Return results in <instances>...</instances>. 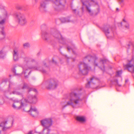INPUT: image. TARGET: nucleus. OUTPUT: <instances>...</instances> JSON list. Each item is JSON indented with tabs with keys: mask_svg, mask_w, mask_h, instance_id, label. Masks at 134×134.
Here are the masks:
<instances>
[{
	"mask_svg": "<svg viewBox=\"0 0 134 134\" xmlns=\"http://www.w3.org/2000/svg\"><path fill=\"white\" fill-rule=\"evenodd\" d=\"M26 100L27 101V102H24V104H23L24 106H22V108H23V109L24 111L29 113V110H30V108L32 107V106H26V103H35L37 101V99L35 96L30 95L27 97Z\"/></svg>",
	"mask_w": 134,
	"mask_h": 134,
	"instance_id": "423d86ee",
	"label": "nucleus"
},
{
	"mask_svg": "<svg viewBox=\"0 0 134 134\" xmlns=\"http://www.w3.org/2000/svg\"><path fill=\"white\" fill-rule=\"evenodd\" d=\"M47 4L46 2H42L41 3L40 9L42 11H46V4Z\"/></svg>",
	"mask_w": 134,
	"mask_h": 134,
	"instance_id": "aec40b11",
	"label": "nucleus"
},
{
	"mask_svg": "<svg viewBox=\"0 0 134 134\" xmlns=\"http://www.w3.org/2000/svg\"><path fill=\"white\" fill-rule=\"evenodd\" d=\"M96 4H97V2H96Z\"/></svg>",
	"mask_w": 134,
	"mask_h": 134,
	"instance_id": "c03bdc74",
	"label": "nucleus"
},
{
	"mask_svg": "<svg viewBox=\"0 0 134 134\" xmlns=\"http://www.w3.org/2000/svg\"><path fill=\"white\" fill-rule=\"evenodd\" d=\"M8 15L7 11L4 9L1 8L0 5V40L4 38L5 37V34L3 30L4 25L5 24L7 20Z\"/></svg>",
	"mask_w": 134,
	"mask_h": 134,
	"instance_id": "7ed1b4c3",
	"label": "nucleus"
},
{
	"mask_svg": "<svg viewBox=\"0 0 134 134\" xmlns=\"http://www.w3.org/2000/svg\"><path fill=\"white\" fill-rule=\"evenodd\" d=\"M4 56V55L2 50L0 51V58H3Z\"/></svg>",
	"mask_w": 134,
	"mask_h": 134,
	"instance_id": "a878e982",
	"label": "nucleus"
},
{
	"mask_svg": "<svg viewBox=\"0 0 134 134\" xmlns=\"http://www.w3.org/2000/svg\"><path fill=\"white\" fill-rule=\"evenodd\" d=\"M46 27V26L45 25H42L41 26V29L42 30H43V28H45Z\"/></svg>",
	"mask_w": 134,
	"mask_h": 134,
	"instance_id": "f704fd0d",
	"label": "nucleus"
},
{
	"mask_svg": "<svg viewBox=\"0 0 134 134\" xmlns=\"http://www.w3.org/2000/svg\"><path fill=\"white\" fill-rule=\"evenodd\" d=\"M0 104H2V103H0Z\"/></svg>",
	"mask_w": 134,
	"mask_h": 134,
	"instance_id": "a18cd8bd",
	"label": "nucleus"
},
{
	"mask_svg": "<svg viewBox=\"0 0 134 134\" xmlns=\"http://www.w3.org/2000/svg\"><path fill=\"white\" fill-rule=\"evenodd\" d=\"M52 62L54 63V64H56V62L54 61V60L53 59H52Z\"/></svg>",
	"mask_w": 134,
	"mask_h": 134,
	"instance_id": "c9c22d12",
	"label": "nucleus"
},
{
	"mask_svg": "<svg viewBox=\"0 0 134 134\" xmlns=\"http://www.w3.org/2000/svg\"><path fill=\"white\" fill-rule=\"evenodd\" d=\"M43 64L44 65V66H46V63H44V62L43 63Z\"/></svg>",
	"mask_w": 134,
	"mask_h": 134,
	"instance_id": "58836bf2",
	"label": "nucleus"
},
{
	"mask_svg": "<svg viewBox=\"0 0 134 134\" xmlns=\"http://www.w3.org/2000/svg\"><path fill=\"white\" fill-rule=\"evenodd\" d=\"M25 61L26 62H33L35 61L34 59L29 58H26L25 59Z\"/></svg>",
	"mask_w": 134,
	"mask_h": 134,
	"instance_id": "393cba45",
	"label": "nucleus"
},
{
	"mask_svg": "<svg viewBox=\"0 0 134 134\" xmlns=\"http://www.w3.org/2000/svg\"><path fill=\"white\" fill-rule=\"evenodd\" d=\"M134 56L132 59L129 61V62L126 65H124V66L125 68L127 69L128 71L132 73H134V66L131 63V62L134 60Z\"/></svg>",
	"mask_w": 134,
	"mask_h": 134,
	"instance_id": "4468645a",
	"label": "nucleus"
},
{
	"mask_svg": "<svg viewBox=\"0 0 134 134\" xmlns=\"http://www.w3.org/2000/svg\"><path fill=\"white\" fill-rule=\"evenodd\" d=\"M82 2L86 12L90 15H92L93 12L91 8V5L92 3H95L94 1L93 0H87L84 2L82 1Z\"/></svg>",
	"mask_w": 134,
	"mask_h": 134,
	"instance_id": "6e6552de",
	"label": "nucleus"
},
{
	"mask_svg": "<svg viewBox=\"0 0 134 134\" xmlns=\"http://www.w3.org/2000/svg\"><path fill=\"white\" fill-rule=\"evenodd\" d=\"M12 71L14 73H15L16 75H21V74H19L18 73H16V70H15V68H13L12 69Z\"/></svg>",
	"mask_w": 134,
	"mask_h": 134,
	"instance_id": "cd10ccee",
	"label": "nucleus"
},
{
	"mask_svg": "<svg viewBox=\"0 0 134 134\" xmlns=\"http://www.w3.org/2000/svg\"><path fill=\"white\" fill-rule=\"evenodd\" d=\"M29 44L28 43H25L23 44V46L24 48H26L29 46Z\"/></svg>",
	"mask_w": 134,
	"mask_h": 134,
	"instance_id": "bb28decb",
	"label": "nucleus"
},
{
	"mask_svg": "<svg viewBox=\"0 0 134 134\" xmlns=\"http://www.w3.org/2000/svg\"><path fill=\"white\" fill-rule=\"evenodd\" d=\"M81 96V94L78 92H72L69 94V100L67 102L65 100H62L61 102L60 105L63 108L68 105H71L74 108V104H78L83 100Z\"/></svg>",
	"mask_w": 134,
	"mask_h": 134,
	"instance_id": "f257e3e1",
	"label": "nucleus"
},
{
	"mask_svg": "<svg viewBox=\"0 0 134 134\" xmlns=\"http://www.w3.org/2000/svg\"><path fill=\"white\" fill-rule=\"evenodd\" d=\"M27 102L26 100V99L23 98L21 100V101L15 100L14 102L12 105L13 108L16 109H19L22 107V106L24 105L23 104L24 102Z\"/></svg>",
	"mask_w": 134,
	"mask_h": 134,
	"instance_id": "ddd939ff",
	"label": "nucleus"
},
{
	"mask_svg": "<svg viewBox=\"0 0 134 134\" xmlns=\"http://www.w3.org/2000/svg\"><path fill=\"white\" fill-rule=\"evenodd\" d=\"M116 10L117 11H119V9L118 8H117L116 9Z\"/></svg>",
	"mask_w": 134,
	"mask_h": 134,
	"instance_id": "4c0bfd02",
	"label": "nucleus"
},
{
	"mask_svg": "<svg viewBox=\"0 0 134 134\" xmlns=\"http://www.w3.org/2000/svg\"><path fill=\"white\" fill-rule=\"evenodd\" d=\"M61 21L62 23H63L68 22L66 20V19L65 18H64L62 19Z\"/></svg>",
	"mask_w": 134,
	"mask_h": 134,
	"instance_id": "7c9ffc66",
	"label": "nucleus"
},
{
	"mask_svg": "<svg viewBox=\"0 0 134 134\" xmlns=\"http://www.w3.org/2000/svg\"><path fill=\"white\" fill-rule=\"evenodd\" d=\"M43 84L45 85L48 89H53L57 87L58 85V81L55 79H51L47 81Z\"/></svg>",
	"mask_w": 134,
	"mask_h": 134,
	"instance_id": "9d476101",
	"label": "nucleus"
},
{
	"mask_svg": "<svg viewBox=\"0 0 134 134\" xmlns=\"http://www.w3.org/2000/svg\"><path fill=\"white\" fill-rule=\"evenodd\" d=\"M133 47V45L131 43H130L127 45V48L128 49H129L131 47L132 48Z\"/></svg>",
	"mask_w": 134,
	"mask_h": 134,
	"instance_id": "c756f323",
	"label": "nucleus"
},
{
	"mask_svg": "<svg viewBox=\"0 0 134 134\" xmlns=\"http://www.w3.org/2000/svg\"><path fill=\"white\" fill-rule=\"evenodd\" d=\"M114 82L116 83L117 85L119 86L120 87L121 86V85L119 84L118 82V81L117 79H115Z\"/></svg>",
	"mask_w": 134,
	"mask_h": 134,
	"instance_id": "2f4dec72",
	"label": "nucleus"
},
{
	"mask_svg": "<svg viewBox=\"0 0 134 134\" xmlns=\"http://www.w3.org/2000/svg\"><path fill=\"white\" fill-rule=\"evenodd\" d=\"M13 58L15 61L18 60L19 59L18 51L17 49H15L14 50L13 53Z\"/></svg>",
	"mask_w": 134,
	"mask_h": 134,
	"instance_id": "6ab92c4d",
	"label": "nucleus"
},
{
	"mask_svg": "<svg viewBox=\"0 0 134 134\" xmlns=\"http://www.w3.org/2000/svg\"><path fill=\"white\" fill-rule=\"evenodd\" d=\"M7 94V93H5V94Z\"/></svg>",
	"mask_w": 134,
	"mask_h": 134,
	"instance_id": "49530a36",
	"label": "nucleus"
},
{
	"mask_svg": "<svg viewBox=\"0 0 134 134\" xmlns=\"http://www.w3.org/2000/svg\"><path fill=\"white\" fill-rule=\"evenodd\" d=\"M72 51H73V53L74 54H75V53L74 52V51L73 50H72Z\"/></svg>",
	"mask_w": 134,
	"mask_h": 134,
	"instance_id": "37998d69",
	"label": "nucleus"
},
{
	"mask_svg": "<svg viewBox=\"0 0 134 134\" xmlns=\"http://www.w3.org/2000/svg\"><path fill=\"white\" fill-rule=\"evenodd\" d=\"M30 108L29 113L30 114L33 116H35L38 115V112L35 107H30Z\"/></svg>",
	"mask_w": 134,
	"mask_h": 134,
	"instance_id": "dca6fc26",
	"label": "nucleus"
},
{
	"mask_svg": "<svg viewBox=\"0 0 134 134\" xmlns=\"http://www.w3.org/2000/svg\"><path fill=\"white\" fill-rule=\"evenodd\" d=\"M122 72V70H121L117 71H116V77H119L120 76Z\"/></svg>",
	"mask_w": 134,
	"mask_h": 134,
	"instance_id": "5701e85b",
	"label": "nucleus"
},
{
	"mask_svg": "<svg viewBox=\"0 0 134 134\" xmlns=\"http://www.w3.org/2000/svg\"><path fill=\"white\" fill-rule=\"evenodd\" d=\"M53 35L54 37L58 40L59 42L62 43H64V39L58 31H56L55 32Z\"/></svg>",
	"mask_w": 134,
	"mask_h": 134,
	"instance_id": "2eb2a0df",
	"label": "nucleus"
},
{
	"mask_svg": "<svg viewBox=\"0 0 134 134\" xmlns=\"http://www.w3.org/2000/svg\"><path fill=\"white\" fill-rule=\"evenodd\" d=\"M76 9H74V10H73V11H74V12H75L76 11Z\"/></svg>",
	"mask_w": 134,
	"mask_h": 134,
	"instance_id": "ea45409f",
	"label": "nucleus"
},
{
	"mask_svg": "<svg viewBox=\"0 0 134 134\" xmlns=\"http://www.w3.org/2000/svg\"><path fill=\"white\" fill-rule=\"evenodd\" d=\"M98 12H99V8H98Z\"/></svg>",
	"mask_w": 134,
	"mask_h": 134,
	"instance_id": "a19ab883",
	"label": "nucleus"
},
{
	"mask_svg": "<svg viewBox=\"0 0 134 134\" xmlns=\"http://www.w3.org/2000/svg\"><path fill=\"white\" fill-rule=\"evenodd\" d=\"M93 79V78H92L91 79V81L88 82L86 84V86L87 88H89L90 87V84L91 82H92V81Z\"/></svg>",
	"mask_w": 134,
	"mask_h": 134,
	"instance_id": "b1692460",
	"label": "nucleus"
},
{
	"mask_svg": "<svg viewBox=\"0 0 134 134\" xmlns=\"http://www.w3.org/2000/svg\"><path fill=\"white\" fill-rule=\"evenodd\" d=\"M33 68L35 70H39L40 71H41L43 73H45L46 72V71L43 69H40V68H37L36 67H34L33 68H29L27 69H25L24 68H23V71L22 72V73H24V74L25 77V78H27L28 77V75H29L31 72L30 71H29V70L30 69ZM17 70H21L22 68L20 67H19L17 68Z\"/></svg>",
	"mask_w": 134,
	"mask_h": 134,
	"instance_id": "f8f14e48",
	"label": "nucleus"
},
{
	"mask_svg": "<svg viewBox=\"0 0 134 134\" xmlns=\"http://www.w3.org/2000/svg\"><path fill=\"white\" fill-rule=\"evenodd\" d=\"M9 88H12L14 90L12 92V94L21 95L22 97L23 96L22 93L16 91V90H19L21 89H28V91L29 92L31 91H33L35 92H37V90L35 89L32 88H29L28 85L25 82H23L20 85L16 86L15 84L11 82H10L9 84ZM7 94H11L12 93L8 92Z\"/></svg>",
	"mask_w": 134,
	"mask_h": 134,
	"instance_id": "f03ea898",
	"label": "nucleus"
},
{
	"mask_svg": "<svg viewBox=\"0 0 134 134\" xmlns=\"http://www.w3.org/2000/svg\"><path fill=\"white\" fill-rule=\"evenodd\" d=\"M53 120L51 118H45L40 121L41 125L43 127L41 134H49L51 131L50 127L53 124Z\"/></svg>",
	"mask_w": 134,
	"mask_h": 134,
	"instance_id": "39448f33",
	"label": "nucleus"
},
{
	"mask_svg": "<svg viewBox=\"0 0 134 134\" xmlns=\"http://www.w3.org/2000/svg\"><path fill=\"white\" fill-rule=\"evenodd\" d=\"M121 25L123 26L127 29H129L130 27V25L129 22L125 19H123L122 22L120 23Z\"/></svg>",
	"mask_w": 134,
	"mask_h": 134,
	"instance_id": "a211bd4d",
	"label": "nucleus"
},
{
	"mask_svg": "<svg viewBox=\"0 0 134 134\" xmlns=\"http://www.w3.org/2000/svg\"><path fill=\"white\" fill-rule=\"evenodd\" d=\"M78 69L79 73L80 74L85 75L88 74V71L90 68L85 63L81 62L79 63Z\"/></svg>",
	"mask_w": 134,
	"mask_h": 134,
	"instance_id": "1a4fd4ad",
	"label": "nucleus"
},
{
	"mask_svg": "<svg viewBox=\"0 0 134 134\" xmlns=\"http://www.w3.org/2000/svg\"><path fill=\"white\" fill-rule=\"evenodd\" d=\"M97 58L96 57H94L90 55H88L86 57L84 60L85 61L90 62L93 60L94 61V64L96 66H98L103 71H105V64H108L109 62V61L106 58H104L103 59H101L99 63H96Z\"/></svg>",
	"mask_w": 134,
	"mask_h": 134,
	"instance_id": "20e7f679",
	"label": "nucleus"
},
{
	"mask_svg": "<svg viewBox=\"0 0 134 134\" xmlns=\"http://www.w3.org/2000/svg\"><path fill=\"white\" fill-rule=\"evenodd\" d=\"M76 119L78 121L81 122H84L86 121L85 118L83 116H77Z\"/></svg>",
	"mask_w": 134,
	"mask_h": 134,
	"instance_id": "412c9836",
	"label": "nucleus"
},
{
	"mask_svg": "<svg viewBox=\"0 0 134 134\" xmlns=\"http://www.w3.org/2000/svg\"><path fill=\"white\" fill-rule=\"evenodd\" d=\"M37 1V0H32V4L33 6H35Z\"/></svg>",
	"mask_w": 134,
	"mask_h": 134,
	"instance_id": "c85d7f7f",
	"label": "nucleus"
},
{
	"mask_svg": "<svg viewBox=\"0 0 134 134\" xmlns=\"http://www.w3.org/2000/svg\"><path fill=\"white\" fill-rule=\"evenodd\" d=\"M14 15L17 21L20 25L24 26L26 24L27 21L25 15L24 14L16 13L14 14Z\"/></svg>",
	"mask_w": 134,
	"mask_h": 134,
	"instance_id": "0eeeda50",
	"label": "nucleus"
},
{
	"mask_svg": "<svg viewBox=\"0 0 134 134\" xmlns=\"http://www.w3.org/2000/svg\"><path fill=\"white\" fill-rule=\"evenodd\" d=\"M67 49L68 51H70L71 50H72V48L69 46L67 47Z\"/></svg>",
	"mask_w": 134,
	"mask_h": 134,
	"instance_id": "72a5a7b5",
	"label": "nucleus"
},
{
	"mask_svg": "<svg viewBox=\"0 0 134 134\" xmlns=\"http://www.w3.org/2000/svg\"><path fill=\"white\" fill-rule=\"evenodd\" d=\"M108 38L113 37L114 36V33L111 27L109 25L104 26L102 29Z\"/></svg>",
	"mask_w": 134,
	"mask_h": 134,
	"instance_id": "9b49d317",
	"label": "nucleus"
},
{
	"mask_svg": "<svg viewBox=\"0 0 134 134\" xmlns=\"http://www.w3.org/2000/svg\"><path fill=\"white\" fill-rule=\"evenodd\" d=\"M7 121L3 122L0 124V134H2L5 128H8L10 127L7 126Z\"/></svg>",
	"mask_w": 134,
	"mask_h": 134,
	"instance_id": "f3484780",
	"label": "nucleus"
},
{
	"mask_svg": "<svg viewBox=\"0 0 134 134\" xmlns=\"http://www.w3.org/2000/svg\"><path fill=\"white\" fill-rule=\"evenodd\" d=\"M32 131H30L28 133V134H32Z\"/></svg>",
	"mask_w": 134,
	"mask_h": 134,
	"instance_id": "e433bc0d",
	"label": "nucleus"
},
{
	"mask_svg": "<svg viewBox=\"0 0 134 134\" xmlns=\"http://www.w3.org/2000/svg\"><path fill=\"white\" fill-rule=\"evenodd\" d=\"M124 0H119V3L120 4H122L124 3Z\"/></svg>",
	"mask_w": 134,
	"mask_h": 134,
	"instance_id": "473e14b6",
	"label": "nucleus"
},
{
	"mask_svg": "<svg viewBox=\"0 0 134 134\" xmlns=\"http://www.w3.org/2000/svg\"><path fill=\"white\" fill-rule=\"evenodd\" d=\"M127 81H127V80H125V82H127Z\"/></svg>",
	"mask_w": 134,
	"mask_h": 134,
	"instance_id": "79ce46f5",
	"label": "nucleus"
},
{
	"mask_svg": "<svg viewBox=\"0 0 134 134\" xmlns=\"http://www.w3.org/2000/svg\"><path fill=\"white\" fill-rule=\"evenodd\" d=\"M49 36L48 34L46 31H42V38L46 40L47 39V37Z\"/></svg>",
	"mask_w": 134,
	"mask_h": 134,
	"instance_id": "4be33fe9",
	"label": "nucleus"
}]
</instances>
